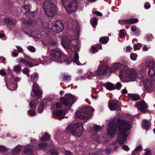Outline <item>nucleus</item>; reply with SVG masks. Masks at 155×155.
<instances>
[{
    "mask_svg": "<svg viewBox=\"0 0 155 155\" xmlns=\"http://www.w3.org/2000/svg\"><path fill=\"white\" fill-rule=\"evenodd\" d=\"M107 134L103 136V137L106 138L108 136L113 137L115 136V130H119L117 141L121 145L124 143L127 139V132L131 128L130 123L125 120H120L116 118L111 119L108 125Z\"/></svg>",
    "mask_w": 155,
    "mask_h": 155,
    "instance_id": "1",
    "label": "nucleus"
},
{
    "mask_svg": "<svg viewBox=\"0 0 155 155\" xmlns=\"http://www.w3.org/2000/svg\"><path fill=\"white\" fill-rule=\"evenodd\" d=\"M61 41V45L64 47L69 48L72 52H75L74 53L73 60L72 56H70L65 60L64 62L65 64H69L71 62H73L77 65H80L81 63L79 61L78 54L77 53L80 48V43L78 40V39H74L70 41L67 40L64 41V39H62Z\"/></svg>",
    "mask_w": 155,
    "mask_h": 155,
    "instance_id": "2",
    "label": "nucleus"
},
{
    "mask_svg": "<svg viewBox=\"0 0 155 155\" xmlns=\"http://www.w3.org/2000/svg\"><path fill=\"white\" fill-rule=\"evenodd\" d=\"M63 55V53L58 48L53 49L51 50L50 55L51 58L53 61H58L61 58L62 56ZM37 61H40V63L45 65H46L51 63L52 61L51 58L44 56L42 59H38Z\"/></svg>",
    "mask_w": 155,
    "mask_h": 155,
    "instance_id": "3",
    "label": "nucleus"
},
{
    "mask_svg": "<svg viewBox=\"0 0 155 155\" xmlns=\"http://www.w3.org/2000/svg\"><path fill=\"white\" fill-rule=\"evenodd\" d=\"M28 82L29 83H33L32 88L31 92V96L33 97H41V92L38 87L36 82L38 77V74L34 72L32 74H27Z\"/></svg>",
    "mask_w": 155,
    "mask_h": 155,
    "instance_id": "4",
    "label": "nucleus"
},
{
    "mask_svg": "<svg viewBox=\"0 0 155 155\" xmlns=\"http://www.w3.org/2000/svg\"><path fill=\"white\" fill-rule=\"evenodd\" d=\"M108 71H109V66L100 65L98 66L97 69L96 71H88L86 74L87 78L90 79H92L93 77L95 76L101 77L102 76L105 75Z\"/></svg>",
    "mask_w": 155,
    "mask_h": 155,
    "instance_id": "5",
    "label": "nucleus"
},
{
    "mask_svg": "<svg viewBox=\"0 0 155 155\" xmlns=\"http://www.w3.org/2000/svg\"><path fill=\"white\" fill-rule=\"evenodd\" d=\"M83 131L82 123H76L70 125L66 129V131L70 133L74 136L79 137L80 136Z\"/></svg>",
    "mask_w": 155,
    "mask_h": 155,
    "instance_id": "6",
    "label": "nucleus"
},
{
    "mask_svg": "<svg viewBox=\"0 0 155 155\" xmlns=\"http://www.w3.org/2000/svg\"><path fill=\"white\" fill-rule=\"evenodd\" d=\"M119 74L120 79L124 80V82L134 81L137 77V72L130 69L120 70Z\"/></svg>",
    "mask_w": 155,
    "mask_h": 155,
    "instance_id": "7",
    "label": "nucleus"
},
{
    "mask_svg": "<svg viewBox=\"0 0 155 155\" xmlns=\"http://www.w3.org/2000/svg\"><path fill=\"white\" fill-rule=\"evenodd\" d=\"M61 2L66 12L73 14L77 11L78 5L76 0H61Z\"/></svg>",
    "mask_w": 155,
    "mask_h": 155,
    "instance_id": "8",
    "label": "nucleus"
},
{
    "mask_svg": "<svg viewBox=\"0 0 155 155\" xmlns=\"http://www.w3.org/2000/svg\"><path fill=\"white\" fill-rule=\"evenodd\" d=\"M94 109L88 106L84 107L77 111L75 116L81 119H89L92 115Z\"/></svg>",
    "mask_w": 155,
    "mask_h": 155,
    "instance_id": "9",
    "label": "nucleus"
},
{
    "mask_svg": "<svg viewBox=\"0 0 155 155\" xmlns=\"http://www.w3.org/2000/svg\"><path fill=\"white\" fill-rule=\"evenodd\" d=\"M43 7L45 14L48 17H52L54 16L56 12L55 5L49 0H46L43 4Z\"/></svg>",
    "mask_w": 155,
    "mask_h": 155,
    "instance_id": "10",
    "label": "nucleus"
},
{
    "mask_svg": "<svg viewBox=\"0 0 155 155\" xmlns=\"http://www.w3.org/2000/svg\"><path fill=\"white\" fill-rule=\"evenodd\" d=\"M140 79L144 85L143 90L145 92H151L153 89L152 82L151 80L148 79L146 75H142L140 77Z\"/></svg>",
    "mask_w": 155,
    "mask_h": 155,
    "instance_id": "11",
    "label": "nucleus"
},
{
    "mask_svg": "<svg viewBox=\"0 0 155 155\" xmlns=\"http://www.w3.org/2000/svg\"><path fill=\"white\" fill-rule=\"evenodd\" d=\"M31 98L32 100L31 102L29 103V106L31 109L28 111V114L30 116H33L36 115V113L35 110L37 105L38 104L39 101H38V99L40 98V97H36Z\"/></svg>",
    "mask_w": 155,
    "mask_h": 155,
    "instance_id": "12",
    "label": "nucleus"
},
{
    "mask_svg": "<svg viewBox=\"0 0 155 155\" xmlns=\"http://www.w3.org/2000/svg\"><path fill=\"white\" fill-rule=\"evenodd\" d=\"M64 28V26L61 20L53 21L51 24V29L54 32L58 33L61 32Z\"/></svg>",
    "mask_w": 155,
    "mask_h": 155,
    "instance_id": "13",
    "label": "nucleus"
},
{
    "mask_svg": "<svg viewBox=\"0 0 155 155\" xmlns=\"http://www.w3.org/2000/svg\"><path fill=\"white\" fill-rule=\"evenodd\" d=\"M66 97H67L62 100L61 102L63 104L68 106L70 108L73 104L76 101L77 98L71 94H66Z\"/></svg>",
    "mask_w": 155,
    "mask_h": 155,
    "instance_id": "14",
    "label": "nucleus"
},
{
    "mask_svg": "<svg viewBox=\"0 0 155 155\" xmlns=\"http://www.w3.org/2000/svg\"><path fill=\"white\" fill-rule=\"evenodd\" d=\"M67 26L68 28L72 30V32L78 34L79 29V26L77 21L73 18H71L67 21Z\"/></svg>",
    "mask_w": 155,
    "mask_h": 155,
    "instance_id": "15",
    "label": "nucleus"
},
{
    "mask_svg": "<svg viewBox=\"0 0 155 155\" xmlns=\"http://www.w3.org/2000/svg\"><path fill=\"white\" fill-rule=\"evenodd\" d=\"M6 84L8 88L12 91L15 90L17 87V85L14 82L13 79H11L9 77L5 80Z\"/></svg>",
    "mask_w": 155,
    "mask_h": 155,
    "instance_id": "16",
    "label": "nucleus"
},
{
    "mask_svg": "<svg viewBox=\"0 0 155 155\" xmlns=\"http://www.w3.org/2000/svg\"><path fill=\"white\" fill-rule=\"evenodd\" d=\"M87 127L88 131L91 132V133L94 131L97 133L101 131V128L100 126L96 125L93 126L91 124H88Z\"/></svg>",
    "mask_w": 155,
    "mask_h": 155,
    "instance_id": "17",
    "label": "nucleus"
},
{
    "mask_svg": "<svg viewBox=\"0 0 155 155\" xmlns=\"http://www.w3.org/2000/svg\"><path fill=\"white\" fill-rule=\"evenodd\" d=\"M53 117L58 119H61L64 117V112L61 110L54 111L53 113Z\"/></svg>",
    "mask_w": 155,
    "mask_h": 155,
    "instance_id": "18",
    "label": "nucleus"
},
{
    "mask_svg": "<svg viewBox=\"0 0 155 155\" xmlns=\"http://www.w3.org/2000/svg\"><path fill=\"white\" fill-rule=\"evenodd\" d=\"M126 67V66L120 63L114 64L111 67L109 66V72H114L118 70L119 69L122 67H124L125 69V67Z\"/></svg>",
    "mask_w": 155,
    "mask_h": 155,
    "instance_id": "19",
    "label": "nucleus"
},
{
    "mask_svg": "<svg viewBox=\"0 0 155 155\" xmlns=\"http://www.w3.org/2000/svg\"><path fill=\"white\" fill-rule=\"evenodd\" d=\"M119 22L121 25L123 24H132L134 23H136L138 21V20L137 18L130 19L128 20H119Z\"/></svg>",
    "mask_w": 155,
    "mask_h": 155,
    "instance_id": "20",
    "label": "nucleus"
},
{
    "mask_svg": "<svg viewBox=\"0 0 155 155\" xmlns=\"http://www.w3.org/2000/svg\"><path fill=\"white\" fill-rule=\"evenodd\" d=\"M138 105L140 110L142 112L145 111L148 107L145 102L143 101H140Z\"/></svg>",
    "mask_w": 155,
    "mask_h": 155,
    "instance_id": "21",
    "label": "nucleus"
},
{
    "mask_svg": "<svg viewBox=\"0 0 155 155\" xmlns=\"http://www.w3.org/2000/svg\"><path fill=\"white\" fill-rule=\"evenodd\" d=\"M150 126V123L148 120H143L142 122V127L147 131Z\"/></svg>",
    "mask_w": 155,
    "mask_h": 155,
    "instance_id": "22",
    "label": "nucleus"
},
{
    "mask_svg": "<svg viewBox=\"0 0 155 155\" xmlns=\"http://www.w3.org/2000/svg\"><path fill=\"white\" fill-rule=\"evenodd\" d=\"M4 20L5 23L11 25H14L16 22V20L13 19L12 20L8 17L5 18Z\"/></svg>",
    "mask_w": 155,
    "mask_h": 155,
    "instance_id": "23",
    "label": "nucleus"
},
{
    "mask_svg": "<svg viewBox=\"0 0 155 155\" xmlns=\"http://www.w3.org/2000/svg\"><path fill=\"white\" fill-rule=\"evenodd\" d=\"M148 74L153 80H155V66L153 68L150 69L148 71Z\"/></svg>",
    "mask_w": 155,
    "mask_h": 155,
    "instance_id": "24",
    "label": "nucleus"
},
{
    "mask_svg": "<svg viewBox=\"0 0 155 155\" xmlns=\"http://www.w3.org/2000/svg\"><path fill=\"white\" fill-rule=\"evenodd\" d=\"M108 106L110 110H113L116 108L117 105L114 101H111L109 102Z\"/></svg>",
    "mask_w": 155,
    "mask_h": 155,
    "instance_id": "25",
    "label": "nucleus"
},
{
    "mask_svg": "<svg viewBox=\"0 0 155 155\" xmlns=\"http://www.w3.org/2000/svg\"><path fill=\"white\" fill-rule=\"evenodd\" d=\"M19 60L21 63L28 67H32L33 66L29 61L21 58H19Z\"/></svg>",
    "mask_w": 155,
    "mask_h": 155,
    "instance_id": "26",
    "label": "nucleus"
},
{
    "mask_svg": "<svg viewBox=\"0 0 155 155\" xmlns=\"http://www.w3.org/2000/svg\"><path fill=\"white\" fill-rule=\"evenodd\" d=\"M102 46L101 45H97L95 46H92L90 49V51L92 53H95L97 51V49H101Z\"/></svg>",
    "mask_w": 155,
    "mask_h": 155,
    "instance_id": "27",
    "label": "nucleus"
},
{
    "mask_svg": "<svg viewBox=\"0 0 155 155\" xmlns=\"http://www.w3.org/2000/svg\"><path fill=\"white\" fill-rule=\"evenodd\" d=\"M104 87L107 89L111 91L115 89L114 85L110 82H107L104 84Z\"/></svg>",
    "mask_w": 155,
    "mask_h": 155,
    "instance_id": "28",
    "label": "nucleus"
},
{
    "mask_svg": "<svg viewBox=\"0 0 155 155\" xmlns=\"http://www.w3.org/2000/svg\"><path fill=\"white\" fill-rule=\"evenodd\" d=\"M154 63L153 60L152 58L150 59L149 60H148L145 63V66L146 67L149 68H153L154 67Z\"/></svg>",
    "mask_w": 155,
    "mask_h": 155,
    "instance_id": "29",
    "label": "nucleus"
},
{
    "mask_svg": "<svg viewBox=\"0 0 155 155\" xmlns=\"http://www.w3.org/2000/svg\"><path fill=\"white\" fill-rule=\"evenodd\" d=\"M37 14L36 11L31 12L28 11L27 12L24 13V15L26 17H28L29 18H32L34 17Z\"/></svg>",
    "mask_w": 155,
    "mask_h": 155,
    "instance_id": "30",
    "label": "nucleus"
},
{
    "mask_svg": "<svg viewBox=\"0 0 155 155\" xmlns=\"http://www.w3.org/2000/svg\"><path fill=\"white\" fill-rule=\"evenodd\" d=\"M131 30L133 32L132 34L133 35H138L140 32L139 28L135 26H133L131 27Z\"/></svg>",
    "mask_w": 155,
    "mask_h": 155,
    "instance_id": "31",
    "label": "nucleus"
},
{
    "mask_svg": "<svg viewBox=\"0 0 155 155\" xmlns=\"http://www.w3.org/2000/svg\"><path fill=\"white\" fill-rule=\"evenodd\" d=\"M129 97L130 98L134 101H136L139 99L140 96L137 94H129Z\"/></svg>",
    "mask_w": 155,
    "mask_h": 155,
    "instance_id": "32",
    "label": "nucleus"
},
{
    "mask_svg": "<svg viewBox=\"0 0 155 155\" xmlns=\"http://www.w3.org/2000/svg\"><path fill=\"white\" fill-rule=\"evenodd\" d=\"M33 147L31 146H29V147H27L24 149V152L25 154H30L33 152Z\"/></svg>",
    "mask_w": 155,
    "mask_h": 155,
    "instance_id": "33",
    "label": "nucleus"
},
{
    "mask_svg": "<svg viewBox=\"0 0 155 155\" xmlns=\"http://www.w3.org/2000/svg\"><path fill=\"white\" fill-rule=\"evenodd\" d=\"M21 149L20 145L17 146L13 149L12 153L13 155H15L18 153L21 150Z\"/></svg>",
    "mask_w": 155,
    "mask_h": 155,
    "instance_id": "34",
    "label": "nucleus"
},
{
    "mask_svg": "<svg viewBox=\"0 0 155 155\" xmlns=\"http://www.w3.org/2000/svg\"><path fill=\"white\" fill-rule=\"evenodd\" d=\"M31 8V6L30 5H25L21 8V12L24 13H25L30 10Z\"/></svg>",
    "mask_w": 155,
    "mask_h": 155,
    "instance_id": "35",
    "label": "nucleus"
},
{
    "mask_svg": "<svg viewBox=\"0 0 155 155\" xmlns=\"http://www.w3.org/2000/svg\"><path fill=\"white\" fill-rule=\"evenodd\" d=\"M50 137V136L48 134L45 133L44 135L40 138L41 141H45L49 139Z\"/></svg>",
    "mask_w": 155,
    "mask_h": 155,
    "instance_id": "36",
    "label": "nucleus"
},
{
    "mask_svg": "<svg viewBox=\"0 0 155 155\" xmlns=\"http://www.w3.org/2000/svg\"><path fill=\"white\" fill-rule=\"evenodd\" d=\"M71 80V76L68 75L67 73H64V78L63 80L66 82L70 81Z\"/></svg>",
    "mask_w": 155,
    "mask_h": 155,
    "instance_id": "37",
    "label": "nucleus"
},
{
    "mask_svg": "<svg viewBox=\"0 0 155 155\" xmlns=\"http://www.w3.org/2000/svg\"><path fill=\"white\" fill-rule=\"evenodd\" d=\"M108 40L109 38L107 37H101L100 39V42L102 44L107 43Z\"/></svg>",
    "mask_w": 155,
    "mask_h": 155,
    "instance_id": "38",
    "label": "nucleus"
},
{
    "mask_svg": "<svg viewBox=\"0 0 155 155\" xmlns=\"http://www.w3.org/2000/svg\"><path fill=\"white\" fill-rule=\"evenodd\" d=\"M91 22L93 27L95 28L97 24V20L95 18H94L91 19Z\"/></svg>",
    "mask_w": 155,
    "mask_h": 155,
    "instance_id": "39",
    "label": "nucleus"
},
{
    "mask_svg": "<svg viewBox=\"0 0 155 155\" xmlns=\"http://www.w3.org/2000/svg\"><path fill=\"white\" fill-rule=\"evenodd\" d=\"M47 144L45 143H42L38 145V149L41 150L44 149L47 146Z\"/></svg>",
    "mask_w": 155,
    "mask_h": 155,
    "instance_id": "40",
    "label": "nucleus"
},
{
    "mask_svg": "<svg viewBox=\"0 0 155 155\" xmlns=\"http://www.w3.org/2000/svg\"><path fill=\"white\" fill-rule=\"evenodd\" d=\"M44 108V107L43 103H41L38 108V112L39 113H42L43 110Z\"/></svg>",
    "mask_w": 155,
    "mask_h": 155,
    "instance_id": "41",
    "label": "nucleus"
},
{
    "mask_svg": "<svg viewBox=\"0 0 155 155\" xmlns=\"http://www.w3.org/2000/svg\"><path fill=\"white\" fill-rule=\"evenodd\" d=\"M137 55L136 54L132 53L130 54V58L132 61H136L137 60Z\"/></svg>",
    "mask_w": 155,
    "mask_h": 155,
    "instance_id": "42",
    "label": "nucleus"
},
{
    "mask_svg": "<svg viewBox=\"0 0 155 155\" xmlns=\"http://www.w3.org/2000/svg\"><path fill=\"white\" fill-rule=\"evenodd\" d=\"M142 46V45L140 43L135 44L134 45V50H138L141 48Z\"/></svg>",
    "mask_w": 155,
    "mask_h": 155,
    "instance_id": "43",
    "label": "nucleus"
},
{
    "mask_svg": "<svg viewBox=\"0 0 155 155\" xmlns=\"http://www.w3.org/2000/svg\"><path fill=\"white\" fill-rule=\"evenodd\" d=\"M41 26L44 29H49V24L47 22L43 23L42 24Z\"/></svg>",
    "mask_w": 155,
    "mask_h": 155,
    "instance_id": "44",
    "label": "nucleus"
},
{
    "mask_svg": "<svg viewBox=\"0 0 155 155\" xmlns=\"http://www.w3.org/2000/svg\"><path fill=\"white\" fill-rule=\"evenodd\" d=\"M126 35V31L125 30H121L120 31L119 36L121 38H124Z\"/></svg>",
    "mask_w": 155,
    "mask_h": 155,
    "instance_id": "45",
    "label": "nucleus"
},
{
    "mask_svg": "<svg viewBox=\"0 0 155 155\" xmlns=\"http://www.w3.org/2000/svg\"><path fill=\"white\" fill-rule=\"evenodd\" d=\"M142 150V147L141 145H139L133 151V153H138Z\"/></svg>",
    "mask_w": 155,
    "mask_h": 155,
    "instance_id": "46",
    "label": "nucleus"
},
{
    "mask_svg": "<svg viewBox=\"0 0 155 155\" xmlns=\"http://www.w3.org/2000/svg\"><path fill=\"white\" fill-rule=\"evenodd\" d=\"M92 137L94 141L98 143L100 142L99 136L95 134H94V135L92 136Z\"/></svg>",
    "mask_w": 155,
    "mask_h": 155,
    "instance_id": "47",
    "label": "nucleus"
},
{
    "mask_svg": "<svg viewBox=\"0 0 155 155\" xmlns=\"http://www.w3.org/2000/svg\"><path fill=\"white\" fill-rule=\"evenodd\" d=\"M14 70L15 72L18 73L21 71V68L19 66L16 65L14 66Z\"/></svg>",
    "mask_w": 155,
    "mask_h": 155,
    "instance_id": "48",
    "label": "nucleus"
},
{
    "mask_svg": "<svg viewBox=\"0 0 155 155\" xmlns=\"http://www.w3.org/2000/svg\"><path fill=\"white\" fill-rule=\"evenodd\" d=\"M32 22V21L30 19H24L22 22L24 24L28 25L31 24Z\"/></svg>",
    "mask_w": 155,
    "mask_h": 155,
    "instance_id": "49",
    "label": "nucleus"
},
{
    "mask_svg": "<svg viewBox=\"0 0 155 155\" xmlns=\"http://www.w3.org/2000/svg\"><path fill=\"white\" fill-rule=\"evenodd\" d=\"M28 50L32 52H35V51L36 49L33 46H29L27 48Z\"/></svg>",
    "mask_w": 155,
    "mask_h": 155,
    "instance_id": "50",
    "label": "nucleus"
},
{
    "mask_svg": "<svg viewBox=\"0 0 155 155\" xmlns=\"http://www.w3.org/2000/svg\"><path fill=\"white\" fill-rule=\"evenodd\" d=\"M51 155H58V151L55 150H52L50 151Z\"/></svg>",
    "mask_w": 155,
    "mask_h": 155,
    "instance_id": "51",
    "label": "nucleus"
},
{
    "mask_svg": "<svg viewBox=\"0 0 155 155\" xmlns=\"http://www.w3.org/2000/svg\"><path fill=\"white\" fill-rule=\"evenodd\" d=\"M117 143L116 141H114L111 143L112 145H115L114 146V151H117L118 150V147L117 145H116Z\"/></svg>",
    "mask_w": 155,
    "mask_h": 155,
    "instance_id": "52",
    "label": "nucleus"
},
{
    "mask_svg": "<svg viewBox=\"0 0 155 155\" xmlns=\"http://www.w3.org/2000/svg\"><path fill=\"white\" fill-rule=\"evenodd\" d=\"M153 38V35L151 34L148 35L146 37V39L148 41H150Z\"/></svg>",
    "mask_w": 155,
    "mask_h": 155,
    "instance_id": "53",
    "label": "nucleus"
},
{
    "mask_svg": "<svg viewBox=\"0 0 155 155\" xmlns=\"http://www.w3.org/2000/svg\"><path fill=\"white\" fill-rule=\"evenodd\" d=\"M11 79H13L14 80V81H15L16 82H19L21 80V78H19L18 77H12L11 78Z\"/></svg>",
    "mask_w": 155,
    "mask_h": 155,
    "instance_id": "54",
    "label": "nucleus"
},
{
    "mask_svg": "<svg viewBox=\"0 0 155 155\" xmlns=\"http://www.w3.org/2000/svg\"><path fill=\"white\" fill-rule=\"evenodd\" d=\"M122 86L121 84L120 83L118 82L115 85V88H116L117 90H120Z\"/></svg>",
    "mask_w": 155,
    "mask_h": 155,
    "instance_id": "55",
    "label": "nucleus"
},
{
    "mask_svg": "<svg viewBox=\"0 0 155 155\" xmlns=\"http://www.w3.org/2000/svg\"><path fill=\"white\" fill-rule=\"evenodd\" d=\"M22 71L24 74H26L27 76V74H28L29 72V70L27 68H26L23 69L22 70Z\"/></svg>",
    "mask_w": 155,
    "mask_h": 155,
    "instance_id": "56",
    "label": "nucleus"
},
{
    "mask_svg": "<svg viewBox=\"0 0 155 155\" xmlns=\"http://www.w3.org/2000/svg\"><path fill=\"white\" fill-rule=\"evenodd\" d=\"M122 148L124 150L126 151H128L130 150V148L129 147L127 146L126 145H123L122 146Z\"/></svg>",
    "mask_w": 155,
    "mask_h": 155,
    "instance_id": "57",
    "label": "nucleus"
},
{
    "mask_svg": "<svg viewBox=\"0 0 155 155\" xmlns=\"http://www.w3.org/2000/svg\"><path fill=\"white\" fill-rule=\"evenodd\" d=\"M150 48V47H147L146 45H144L142 48V50L143 51H148Z\"/></svg>",
    "mask_w": 155,
    "mask_h": 155,
    "instance_id": "58",
    "label": "nucleus"
},
{
    "mask_svg": "<svg viewBox=\"0 0 155 155\" xmlns=\"http://www.w3.org/2000/svg\"><path fill=\"white\" fill-rule=\"evenodd\" d=\"M150 4L149 3L147 2L145 4L144 8L145 9H148L150 7Z\"/></svg>",
    "mask_w": 155,
    "mask_h": 155,
    "instance_id": "59",
    "label": "nucleus"
},
{
    "mask_svg": "<svg viewBox=\"0 0 155 155\" xmlns=\"http://www.w3.org/2000/svg\"><path fill=\"white\" fill-rule=\"evenodd\" d=\"M6 150V148L4 146L0 145V152L5 151Z\"/></svg>",
    "mask_w": 155,
    "mask_h": 155,
    "instance_id": "60",
    "label": "nucleus"
},
{
    "mask_svg": "<svg viewBox=\"0 0 155 155\" xmlns=\"http://www.w3.org/2000/svg\"><path fill=\"white\" fill-rule=\"evenodd\" d=\"M16 47L19 52L21 53L23 52V49L20 46H16Z\"/></svg>",
    "mask_w": 155,
    "mask_h": 155,
    "instance_id": "61",
    "label": "nucleus"
},
{
    "mask_svg": "<svg viewBox=\"0 0 155 155\" xmlns=\"http://www.w3.org/2000/svg\"><path fill=\"white\" fill-rule=\"evenodd\" d=\"M18 54V52H15V50H14V51L12 53V55L13 57H17Z\"/></svg>",
    "mask_w": 155,
    "mask_h": 155,
    "instance_id": "62",
    "label": "nucleus"
},
{
    "mask_svg": "<svg viewBox=\"0 0 155 155\" xmlns=\"http://www.w3.org/2000/svg\"><path fill=\"white\" fill-rule=\"evenodd\" d=\"M93 14H96L97 15L100 16H101L102 15V14L101 13L97 11L93 12Z\"/></svg>",
    "mask_w": 155,
    "mask_h": 155,
    "instance_id": "63",
    "label": "nucleus"
},
{
    "mask_svg": "<svg viewBox=\"0 0 155 155\" xmlns=\"http://www.w3.org/2000/svg\"><path fill=\"white\" fill-rule=\"evenodd\" d=\"M57 40H56L55 41H54L51 42V45L53 46L54 47V46H56L57 45L58 41Z\"/></svg>",
    "mask_w": 155,
    "mask_h": 155,
    "instance_id": "64",
    "label": "nucleus"
}]
</instances>
